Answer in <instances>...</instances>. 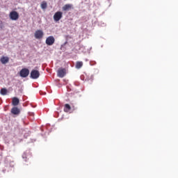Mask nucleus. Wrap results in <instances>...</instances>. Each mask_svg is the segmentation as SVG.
Masks as SVG:
<instances>
[{
	"label": "nucleus",
	"instance_id": "1",
	"mask_svg": "<svg viewBox=\"0 0 178 178\" xmlns=\"http://www.w3.org/2000/svg\"><path fill=\"white\" fill-rule=\"evenodd\" d=\"M63 16V13H62L61 11H57L53 17L54 22H59V20L62 19Z\"/></svg>",
	"mask_w": 178,
	"mask_h": 178
},
{
	"label": "nucleus",
	"instance_id": "2",
	"mask_svg": "<svg viewBox=\"0 0 178 178\" xmlns=\"http://www.w3.org/2000/svg\"><path fill=\"white\" fill-rule=\"evenodd\" d=\"M40 77V72L37 70H33L31 72V79H37Z\"/></svg>",
	"mask_w": 178,
	"mask_h": 178
},
{
	"label": "nucleus",
	"instance_id": "3",
	"mask_svg": "<svg viewBox=\"0 0 178 178\" xmlns=\"http://www.w3.org/2000/svg\"><path fill=\"white\" fill-rule=\"evenodd\" d=\"M45 42L47 45H54V44H55V38H54L52 35L49 36L47 38Z\"/></svg>",
	"mask_w": 178,
	"mask_h": 178
},
{
	"label": "nucleus",
	"instance_id": "4",
	"mask_svg": "<svg viewBox=\"0 0 178 178\" xmlns=\"http://www.w3.org/2000/svg\"><path fill=\"white\" fill-rule=\"evenodd\" d=\"M19 74L21 77H27V76L30 74V70H29V69L27 68H23L22 70H21Z\"/></svg>",
	"mask_w": 178,
	"mask_h": 178
},
{
	"label": "nucleus",
	"instance_id": "5",
	"mask_svg": "<svg viewBox=\"0 0 178 178\" xmlns=\"http://www.w3.org/2000/svg\"><path fill=\"white\" fill-rule=\"evenodd\" d=\"M9 16L11 20H17L19 19V13L16 11L10 12Z\"/></svg>",
	"mask_w": 178,
	"mask_h": 178
},
{
	"label": "nucleus",
	"instance_id": "6",
	"mask_svg": "<svg viewBox=\"0 0 178 178\" xmlns=\"http://www.w3.org/2000/svg\"><path fill=\"white\" fill-rule=\"evenodd\" d=\"M42 37H44V32L41 30H37L35 32V38L37 40H41V38H42Z\"/></svg>",
	"mask_w": 178,
	"mask_h": 178
},
{
	"label": "nucleus",
	"instance_id": "7",
	"mask_svg": "<svg viewBox=\"0 0 178 178\" xmlns=\"http://www.w3.org/2000/svg\"><path fill=\"white\" fill-rule=\"evenodd\" d=\"M66 74V69H60L58 70V76L63 78L65 77Z\"/></svg>",
	"mask_w": 178,
	"mask_h": 178
},
{
	"label": "nucleus",
	"instance_id": "8",
	"mask_svg": "<svg viewBox=\"0 0 178 178\" xmlns=\"http://www.w3.org/2000/svg\"><path fill=\"white\" fill-rule=\"evenodd\" d=\"M19 104H20V100L19 99V98H17L16 97H13V99H12L13 106H17V105H19Z\"/></svg>",
	"mask_w": 178,
	"mask_h": 178
},
{
	"label": "nucleus",
	"instance_id": "9",
	"mask_svg": "<svg viewBox=\"0 0 178 178\" xmlns=\"http://www.w3.org/2000/svg\"><path fill=\"white\" fill-rule=\"evenodd\" d=\"M11 113L13 115H19L20 114V109L19 108L15 106L11 108Z\"/></svg>",
	"mask_w": 178,
	"mask_h": 178
},
{
	"label": "nucleus",
	"instance_id": "10",
	"mask_svg": "<svg viewBox=\"0 0 178 178\" xmlns=\"http://www.w3.org/2000/svg\"><path fill=\"white\" fill-rule=\"evenodd\" d=\"M0 61L2 63V65H6V63H9V57L2 56L0 59Z\"/></svg>",
	"mask_w": 178,
	"mask_h": 178
},
{
	"label": "nucleus",
	"instance_id": "11",
	"mask_svg": "<svg viewBox=\"0 0 178 178\" xmlns=\"http://www.w3.org/2000/svg\"><path fill=\"white\" fill-rule=\"evenodd\" d=\"M72 8H73V5H72V4H65L63 7V10L66 12V10H70V9H72Z\"/></svg>",
	"mask_w": 178,
	"mask_h": 178
},
{
	"label": "nucleus",
	"instance_id": "12",
	"mask_svg": "<svg viewBox=\"0 0 178 178\" xmlns=\"http://www.w3.org/2000/svg\"><path fill=\"white\" fill-rule=\"evenodd\" d=\"M72 107L69 105V104H65L64 106V112H70Z\"/></svg>",
	"mask_w": 178,
	"mask_h": 178
},
{
	"label": "nucleus",
	"instance_id": "13",
	"mask_svg": "<svg viewBox=\"0 0 178 178\" xmlns=\"http://www.w3.org/2000/svg\"><path fill=\"white\" fill-rule=\"evenodd\" d=\"M83 67V62L82 61H77L76 64V69H81Z\"/></svg>",
	"mask_w": 178,
	"mask_h": 178
},
{
	"label": "nucleus",
	"instance_id": "14",
	"mask_svg": "<svg viewBox=\"0 0 178 178\" xmlns=\"http://www.w3.org/2000/svg\"><path fill=\"white\" fill-rule=\"evenodd\" d=\"M0 94L1 95H6V94H8V90L5 88H1L0 90Z\"/></svg>",
	"mask_w": 178,
	"mask_h": 178
},
{
	"label": "nucleus",
	"instance_id": "15",
	"mask_svg": "<svg viewBox=\"0 0 178 178\" xmlns=\"http://www.w3.org/2000/svg\"><path fill=\"white\" fill-rule=\"evenodd\" d=\"M48 4L47 3V1H44L41 3L40 4V8L42 9H45L46 8H47Z\"/></svg>",
	"mask_w": 178,
	"mask_h": 178
}]
</instances>
